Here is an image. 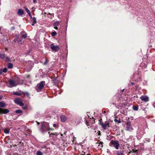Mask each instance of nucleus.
<instances>
[{
    "label": "nucleus",
    "mask_w": 155,
    "mask_h": 155,
    "mask_svg": "<svg viewBox=\"0 0 155 155\" xmlns=\"http://www.w3.org/2000/svg\"><path fill=\"white\" fill-rule=\"evenodd\" d=\"M47 14H48V15H54V14H50V13H49V12H48V13H47Z\"/></svg>",
    "instance_id": "43"
},
{
    "label": "nucleus",
    "mask_w": 155,
    "mask_h": 155,
    "mask_svg": "<svg viewBox=\"0 0 155 155\" xmlns=\"http://www.w3.org/2000/svg\"><path fill=\"white\" fill-rule=\"evenodd\" d=\"M132 85H133L134 84L133 83H131L130 84Z\"/></svg>",
    "instance_id": "50"
},
{
    "label": "nucleus",
    "mask_w": 155,
    "mask_h": 155,
    "mask_svg": "<svg viewBox=\"0 0 155 155\" xmlns=\"http://www.w3.org/2000/svg\"><path fill=\"white\" fill-rule=\"evenodd\" d=\"M48 134H49V136L50 137H53V136L55 135L56 136H57L58 135V133H52L51 134H50V132H48Z\"/></svg>",
    "instance_id": "14"
},
{
    "label": "nucleus",
    "mask_w": 155,
    "mask_h": 155,
    "mask_svg": "<svg viewBox=\"0 0 155 155\" xmlns=\"http://www.w3.org/2000/svg\"><path fill=\"white\" fill-rule=\"evenodd\" d=\"M23 33H24V32L23 31V32H21V34H22Z\"/></svg>",
    "instance_id": "49"
},
{
    "label": "nucleus",
    "mask_w": 155,
    "mask_h": 155,
    "mask_svg": "<svg viewBox=\"0 0 155 155\" xmlns=\"http://www.w3.org/2000/svg\"><path fill=\"white\" fill-rule=\"evenodd\" d=\"M141 100L145 102H147L149 101V98L148 97L146 96H142L140 98Z\"/></svg>",
    "instance_id": "9"
},
{
    "label": "nucleus",
    "mask_w": 155,
    "mask_h": 155,
    "mask_svg": "<svg viewBox=\"0 0 155 155\" xmlns=\"http://www.w3.org/2000/svg\"><path fill=\"white\" fill-rule=\"evenodd\" d=\"M54 28L56 30L58 29V28L57 26H54Z\"/></svg>",
    "instance_id": "44"
},
{
    "label": "nucleus",
    "mask_w": 155,
    "mask_h": 155,
    "mask_svg": "<svg viewBox=\"0 0 155 155\" xmlns=\"http://www.w3.org/2000/svg\"><path fill=\"white\" fill-rule=\"evenodd\" d=\"M24 93L25 95H26L28 96L29 95V93L28 92H25Z\"/></svg>",
    "instance_id": "36"
},
{
    "label": "nucleus",
    "mask_w": 155,
    "mask_h": 155,
    "mask_svg": "<svg viewBox=\"0 0 155 155\" xmlns=\"http://www.w3.org/2000/svg\"><path fill=\"white\" fill-rule=\"evenodd\" d=\"M14 101L15 103L19 104L20 106H22L24 105V103L21 102L22 100L20 98H15L14 100Z\"/></svg>",
    "instance_id": "6"
},
{
    "label": "nucleus",
    "mask_w": 155,
    "mask_h": 155,
    "mask_svg": "<svg viewBox=\"0 0 155 155\" xmlns=\"http://www.w3.org/2000/svg\"><path fill=\"white\" fill-rule=\"evenodd\" d=\"M8 67L9 69L12 68H13V65L12 63H9L8 64Z\"/></svg>",
    "instance_id": "19"
},
{
    "label": "nucleus",
    "mask_w": 155,
    "mask_h": 155,
    "mask_svg": "<svg viewBox=\"0 0 155 155\" xmlns=\"http://www.w3.org/2000/svg\"><path fill=\"white\" fill-rule=\"evenodd\" d=\"M23 82L22 81H21L20 80H19V81H18V83L17 84H23Z\"/></svg>",
    "instance_id": "28"
},
{
    "label": "nucleus",
    "mask_w": 155,
    "mask_h": 155,
    "mask_svg": "<svg viewBox=\"0 0 155 155\" xmlns=\"http://www.w3.org/2000/svg\"><path fill=\"white\" fill-rule=\"evenodd\" d=\"M99 146H100L102 147H103V142H100L99 145Z\"/></svg>",
    "instance_id": "37"
},
{
    "label": "nucleus",
    "mask_w": 155,
    "mask_h": 155,
    "mask_svg": "<svg viewBox=\"0 0 155 155\" xmlns=\"http://www.w3.org/2000/svg\"><path fill=\"white\" fill-rule=\"evenodd\" d=\"M133 109L134 110L137 111L138 110V107L134 106H133Z\"/></svg>",
    "instance_id": "25"
},
{
    "label": "nucleus",
    "mask_w": 155,
    "mask_h": 155,
    "mask_svg": "<svg viewBox=\"0 0 155 155\" xmlns=\"http://www.w3.org/2000/svg\"><path fill=\"white\" fill-rule=\"evenodd\" d=\"M5 104L2 102H0V107H3L5 106Z\"/></svg>",
    "instance_id": "20"
},
{
    "label": "nucleus",
    "mask_w": 155,
    "mask_h": 155,
    "mask_svg": "<svg viewBox=\"0 0 155 155\" xmlns=\"http://www.w3.org/2000/svg\"><path fill=\"white\" fill-rule=\"evenodd\" d=\"M125 130L127 131H131L133 130L134 129L131 124L130 122H128L126 124V127L125 128Z\"/></svg>",
    "instance_id": "3"
},
{
    "label": "nucleus",
    "mask_w": 155,
    "mask_h": 155,
    "mask_svg": "<svg viewBox=\"0 0 155 155\" xmlns=\"http://www.w3.org/2000/svg\"><path fill=\"white\" fill-rule=\"evenodd\" d=\"M5 58V55L4 54H2L0 52V58L4 59Z\"/></svg>",
    "instance_id": "16"
},
{
    "label": "nucleus",
    "mask_w": 155,
    "mask_h": 155,
    "mask_svg": "<svg viewBox=\"0 0 155 155\" xmlns=\"http://www.w3.org/2000/svg\"><path fill=\"white\" fill-rule=\"evenodd\" d=\"M27 37V35L26 33H25L24 34H23L22 36V38H25Z\"/></svg>",
    "instance_id": "27"
},
{
    "label": "nucleus",
    "mask_w": 155,
    "mask_h": 155,
    "mask_svg": "<svg viewBox=\"0 0 155 155\" xmlns=\"http://www.w3.org/2000/svg\"><path fill=\"white\" fill-rule=\"evenodd\" d=\"M2 72H3L2 70V69H0V74H2Z\"/></svg>",
    "instance_id": "39"
},
{
    "label": "nucleus",
    "mask_w": 155,
    "mask_h": 155,
    "mask_svg": "<svg viewBox=\"0 0 155 155\" xmlns=\"http://www.w3.org/2000/svg\"><path fill=\"white\" fill-rule=\"evenodd\" d=\"M15 112L16 113L20 114L22 113V111L21 110H16L15 111Z\"/></svg>",
    "instance_id": "29"
},
{
    "label": "nucleus",
    "mask_w": 155,
    "mask_h": 155,
    "mask_svg": "<svg viewBox=\"0 0 155 155\" xmlns=\"http://www.w3.org/2000/svg\"><path fill=\"white\" fill-rule=\"evenodd\" d=\"M131 153H134V155H137V154L138 153L137 150H132L131 151Z\"/></svg>",
    "instance_id": "15"
},
{
    "label": "nucleus",
    "mask_w": 155,
    "mask_h": 155,
    "mask_svg": "<svg viewBox=\"0 0 155 155\" xmlns=\"http://www.w3.org/2000/svg\"><path fill=\"white\" fill-rule=\"evenodd\" d=\"M5 49L6 51L7 50V48H5Z\"/></svg>",
    "instance_id": "55"
},
{
    "label": "nucleus",
    "mask_w": 155,
    "mask_h": 155,
    "mask_svg": "<svg viewBox=\"0 0 155 155\" xmlns=\"http://www.w3.org/2000/svg\"><path fill=\"white\" fill-rule=\"evenodd\" d=\"M9 112V110L7 109H3L0 108V114H6Z\"/></svg>",
    "instance_id": "10"
},
{
    "label": "nucleus",
    "mask_w": 155,
    "mask_h": 155,
    "mask_svg": "<svg viewBox=\"0 0 155 155\" xmlns=\"http://www.w3.org/2000/svg\"><path fill=\"white\" fill-rule=\"evenodd\" d=\"M15 43L18 42V44L21 45L22 44V40L18 38L16 40H14Z\"/></svg>",
    "instance_id": "12"
},
{
    "label": "nucleus",
    "mask_w": 155,
    "mask_h": 155,
    "mask_svg": "<svg viewBox=\"0 0 155 155\" xmlns=\"http://www.w3.org/2000/svg\"><path fill=\"white\" fill-rule=\"evenodd\" d=\"M114 121L115 122H117L119 124L120 123H121V121L120 120H118L116 119H114Z\"/></svg>",
    "instance_id": "34"
},
{
    "label": "nucleus",
    "mask_w": 155,
    "mask_h": 155,
    "mask_svg": "<svg viewBox=\"0 0 155 155\" xmlns=\"http://www.w3.org/2000/svg\"><path fill=\"white\" fill-rule=\"evenodd\" d=\"M117 155H124V154L121 151H117Z\"/></svg>",
    "instance_id": "17"
},
{
    "label": "nucleus",
    "mask_w": 155,
    "mask_h": 155,
    "mask_svg": "<svg viewBox=\"0 0 155 155\" xmlns=\"http://www.w3.org/2000/svg\"><path fill=\"white\" fill-rule=\"evenodd\" d=\"M50 130L49 124L47 122H44L42 124L40 131L42 133H44Z\"/></svg>",
    "instance_id": "1"
},
{
    "label": "nucleus",
    "mask_w": 155,
    "mask_h": 155,
    "mask_svg": "<svg viewBox=\"0 0 155 155\" xmlns=\"http://www.w3.org/2000/svg\"><path fill=\"white\" fill-rule=\"evenodd\" d=\"M25 8L26 12L28 13V14H29L30 13H31L30 11L27 8L25 7Z\"/></svg>",
    "instance_id": "24"
},
{
    "label": "nucleus",
    "mask_w": 155,
    "mask_h": 155,
    "mask_svg": "<svg viewBox=\"0 0 155 155\" xmlns=\"http://www.w3.org/2000/svg\"><path fill=\"white\" fill-rule=\"evenodd\" d=\"M13 94L14 95H17V96H21L22 95V94L21 93L17 92H14L13 93Z\"/></svg>",
    "instance_id": "18"
},
{
    "label": "nucleus",
    "mask_w": 155,
    "mask_h": 155,
    "mask_svg": "<svg viewBox=\"0 0 155 155\" xmlns=\"http://www.w3.org/2000/svg\"><path fill=\"white\" fill-rule=\"evenodd\" d=\"M2 98V97H0V100H1Z\"/></svg>",
    "instance_id": "51"
},
{
    "label": "nucleus",
    "mask_w": 155,
    "mask_h": 155,
    "mask_svg": "<svg viewBox=\"0 0 155 155\" xmlns=\"http://www.w3.org/2000/svg\"><path fill=\"white\" fill-rule=\"evenodd\" d=\"M28 15H29V16H30V17L32 19L33 17H32V15H31V14L30 13V14H28Z\"/></svg>",
    "instance_id": "41"
},
{
    "label": "nucleus",
    "mask_w": 155,
    "mask_h": 155,
    "mask_svg": "<svg viewBox=\"0 0 155 155\" xmlns=\"http://www.w3.org/2000/svg\"><path fill=\"white\" fill-rule=\"evenodd\" d=\"M57 34V33L56 31L53 32L51 33V35L52 36H55Z\"/></svg>",
    "instance_id": "31"
},
{
    "label": "nucleus",
    "mask_w": 155,
    "mask_h": 155,
    "mask_svg": "<svg viewBox=\"0 0 155 155\" xmlns=\"http://www.w3.org/2000/svg\"><path fill=\"white\" fill-rule=\"evenodd\" d=\"M102 127L104 130L106 129L107 127H110L108 121L105 122L104 124H101Z\"/></svg>",
    "instance_id": "8"
},
{
    "label": "nucleus",
    "mask_w": 155,
    "mask_h": 155,
    "mask_svg": "<svg viewBox=\"0 0 155 155\" xmlns=\"http://www.w3.org/2000/svg\"><path fill=\"white\" fill-rule=\"evenodd\" d=\"M45 84V82L44 81H41L38 84L36 87V89L37 92H40L41 90L43 88Z\"/></svg>",
    "instance_id": "2"
},
{
    "label": "nucleus",
    "mask_w": 155,
    "mask_h": 155,
    "mask_svg": "<svg viewBox=\"0 0 155 155\" xmlns=\"http://www.w3.org/2000/svg\"><path fill=\"white\" fill-rule=\"evenodd\" d=\"M5 61H7V62H9L10 61V58L8 57H7L6 58L5 60Z\"/></svg>",
    "instance_id": "32"
},
{
    "label": "nucleus",
    "mask_w": 155,
    "mask_h": 155,
    "mask_svg": "<svg viewBox=\"0 0 155 155\" xmlns=\"http://www.w3.org/2000/svg\"><path fill=\"white\" fill-rule=\"evenodd\" d=\"M86 124L87 126H89V125L88 124V123L87 122V121L86 122Z\"/></svg>",
    "instance_id": "47"
},
{
    "label": "nucleus",
    "mask_w": 155,
    "mask_h": 155,
    "mask_svg": "<svg viewBox=\"0 0 155 155\" xmlns=\"http://www.w3.org/2000/svg\"><path fill=\"white\" fill-rule=\"evenodd\" d=\"M8 82L9 84L11 85L10 87H15L18 84L14 80L10 79L8 81Z\"/></svg>",
    "instance_id": "5"
},
{
    "label": "nucleus",
    "mask_w": 155,
    "mask_h": 155,
    "mask_svg": "<svg viewBox=\"0 0 155 155\" xmlns=\"http://www.w3.org/2000/svg\"><path fill=\"white\" fill-rule=\"evenodd\" d=\"M61 136H63V134H61Z\"/></svg>",
    "instance_id": "54"
},
{
    "label": "nucleus",
    "mask_w": 155,
    "mask_h": 155,
    "mask_svg": "<svg viewBox=\"0 0 155 155\" xmlns=\"http://www.w3.org/2000/svg\"><path fill=\"white\" fill-rule=\"evenodd\" d=\"M59 22L57 21V22H55L54 24V26H58L59 25Z\"/></svg>",
    "instance_id": "33"
},
{
    "label": "nucleus",
    "mask_w": 155,
    "mask_h": 155,
    "mask_svg": "<svg viewBox=\"0 0 155 155\" xmlns=\"http://www.w3.org/2000/svg\"><path fill=\"white\" fill-rule=\"evenodd\" d=\"M23 109H27V107L26 106H24L23 107Z\"/></svg>",
    "instance_id": "42"
},
{
    "label": "nucleus",
    "mask_w": 155,
    "mask_h": 155,
    "mask_svg": "<svg viewBox=\"0 0 155 155\" xmlns=\"http://www.w3.org/2000/svg\"><path fill=\"white\" fill-rule=\"evenodd\" d=\"M53 126L54 127H55L56 126V124H54L53 125Z\"/></svg>",
    "instance_id": "45"
},
{
    "label": "nucleus",
    "mask_w": 155,
    "mask_h": 155,
    "mask_svg": "<svg viewBox=\"0 0 155 155\" xmlns=\"http://www.w3.org/2000/svg\"><path fill=\"white\" fill-rule=\"evenodd\" d=\"M36 23H33H33H32L31 24V25H32V26H34V25H35V24H36Z\"/></svg>",
    "instance_id": "46"
},
{
    "label": "nucleus",
    "mask_w": 155,
    "mask_h": 155,
    "mask_svg": "<svg viewBox=\"0 0 155 155\" xmlns=\"http://www.w3.org/2000/svg\"><path fill=\"white\" fill-rule=\"evenodd\" d=\"M2 70L3 72L4 73H6L7 71V69L6 68H4Z\"/></svg>",
    "instance_id": "35"
},
{
    "label": "nucleus",
    "mask_w": 155,
    "mask_h": 155,
    "mask_svg": "<svg viewBox=\"0 0 155 155\" xmlns=\"http://www.w3.org/2000/svg\"><path fill=\"white\" fill-rule=\"evenodd\" d=\"M110 143L112 145L115 147L116 149H118L119 146V143L118 141L112 140L110 141Z\"/></svg>",
    "instance_id": "4"
},
{
    "label": "nucleus",
    "mask_w": 155,
    "mask_h": 155,
    "mask_svg": "<svg viewBox=\"0 0 155 155\" xmlns=\"http://www.w3.org/2000/svg\"><path fill=\"white\" fill-rule=\"evenodd\" d=\"M42 14H47V13L46 12H43Z\"/></svg>",
    "instance_id": "48"
},
{
    "label": "nucleus",
    "mask_w": 155,
    "mask_h": 155,
    "mask_svg": "<svg viewBox=\"0 0 155 155\" xmlns=\"http://www.w3.org/2000/svg\"><path fill=\"white\" fill-rule=\"evenodd\" d=\"M33 2L34 4L36 3L37 2V0H33Z\"/></svg>",
    "instance_id": "40"
},
{
    "label": "nucleus",
    "mask_w": 155,
    "mask_h": 155,
    "mask_svg": "<svg viewBox=\"0 0 155 155\" xmlns=\"http://www.w3.org/2000/svg\"><path fill=\"white\" fill-rule=\"evenodd\" d=\"M37 124L38 125H39V122H37Z\"/></svg>",
    "instance_id": "52"
},
{
    "label": "nucleus",
    "mask_w": 155,
    "mask_h": 155,
    "mask_svg": "<svg viewBox=\"0 0 155 155\" xmlns=\"http://www.w3.org/2000/svg\"><path fill=\"white\" fill-rule=\"evenodd\" d=\"M52 144H53V142L52 143Z\"/></svg>",
    "instance_id": "56"
},
{
    "label": "nucleus",
    "mask_w": 155,
    "mask_h": 155,
    "mask_svg": "<svg viewBox=\"0 0 155 155\" xmlns=\"http://www.w3.org/2000/svg\"><path fill=\"white\" fill-rule=\"evenodd\" d=\"M51 49L52 51H58L59 50V47L57 46H55L53 44H51L50 45Z\"/></svg>",
    "instance_id": "7"
},
{
    "label": "nucleus",
    "mask_w": 155,
    "mask_h": 155,
    "mask_svg": "<svg viewBox=\"0 0 155 155\" xmlns=\"http://www.w3.org/2000/svg\"><path fill=\"white\" fill-rule=\"evenodd\" d=\"M52 81L54 83V84H56L57 82V81L56 80V78H54V79H53L52 80Z\"/></svg>",
    "instance_id": "30"
},
{
    "label": "nucleus",
    "mask_w": 155,
    "mask_h": 155,
    "mask_svg": "<svg viewBox=\"0 0 155 155\" xmlns=\"http://www.w3.org/2000/svg\"><path fill=\"white\" fill-rule=\"evenodd\" d=\"M12 28H13V29H15V27H12Z\"/></svg>",
    "instance_id": "53"
},
{
    "label": "nucleus",
    "mask_w": 155,
    "mask_h": 155,
    "mask_svg": "<svg viewBox=\"0 0 155 155\" xmlns=\"http://www.w3.org/2000/svg\"><path fill=\"white\" fill-rule=\"evenodd\" d=\"M48 61H49L48 60L47 58H45V61L44 63L43 64L44 65H46L47 64Z\"/></svg>",
    "instance_id": "22"
},
{
    "label": "nucleus",
    "mask_w": 155,
    "mask_h": 155,
    "mask_svg": "<svg viewBox=\"0 0 155 155\" xmlns=\"http://www.w3.org/2000/svg\"><path fill=\"white\" fill-rule=\"evenodd\" d=\"M104 123H103L102 121V120H100V124L101 126V124H104Z\"/></svg>",
    "instance_id": "38"
},
{
    "label": "nucleus",
    "mask_w": 155,
    "mask_h": 155,
    "mask_svg": "<svg viewBox=\"0 0 155 155\" xmlns=\"http://www.w3.org/2000/svg\"><path fill=\"white\" fill-rule=\"evenodd\" d=\"M32 20L33 21V22L34 23H36L37 21L36 20V18L35 17H34L32 18Z\"/></svg>",
    "instance_id": "26"
},
{
    "label": "nucleus",
    "mask_w": 155,
    "mask_h": 155,
    "mask_svg": "<svg viewBox=\"0 0 155 155\" xmlns=\"http://www.w3.org/2000/svg\"><path fill=\"white\" fill-rule=\"evenodd\" d=\"M9 130L8 129H4V132L5 134H8L9 133Z\"/></svg>",
    "instance_id": "21"
},
{
    "label": "nucleus",
    "mask_w": 155,
    "mask_h": 155,
    "mask_svg": "<svg viewBox=\"0 0 155 155\" xmlns=\"http://www.w3.org/2000/svg\"><path fill=\"white\" fill-rule=\"evenodd\" d=\"M24 14V11L21 9H19L17 12V14L18 15L21 16L22 15H23Z\"/></svg>",
    "instance_id": "11"
},
{
    "label": "nucleus",
    "mask_w": 155,
    "mask_h": 155,
    "mask_svg": "<svg viewBox=\"0 0 155 155\" xmlns=\"http://www.w3.org/2000/svg\"><path fill=\"white\" fill-rule=\"evenodd\" d=\"M60 118L61 119V121L63 122H65L66 120V117L64 115L61 116L60 117Z\"/></svg>",
    "instance_id": "13"
},
{
    "label": "nucleus",
    "mask_w": 155,
    "mask_h": 155,
    "mask_svg": "<svg viewBox=\"0 0 155 155\" xmlns=\"http://www.w3.org/2000/svg\"><path fill=\"white\" fill-rule=\"evenodd\" d=\"M37 155H43V153L42 152L39 150H38L37 151L36 153Z\"/></svg>",
    "instance_id": "23"
}]
</instances>
